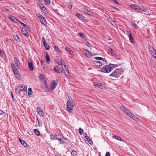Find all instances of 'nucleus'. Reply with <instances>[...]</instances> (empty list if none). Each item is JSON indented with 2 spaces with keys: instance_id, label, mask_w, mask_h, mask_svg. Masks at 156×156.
<instances>
[{
  "instance_id": "55",
  "label": "nucleus",
  "mask_w": 156,
  "mask_h": 156,
  "mask_svg": "<svg viewBox=\"0 0 156 156\" xmlns=\"http://www.w3.org/2000/svg\"><path fill=\"white\" fill-rule=\"evenodd\" d=\"M68 7L70 9H71L72 8V5H68Z\"/></svg>"
},
{
  "instance_id": "31",
  "label": "nucleus",
  "mask_w": 156,
  "mask_h": 156,
  "mask_svg": "<svg viewBox=\"0 0 156 156\" xmlns=\"http://www.w3.org/2000/svg\"><path fill=\"white\" fill-rule=\"evenodd\" d=\"M113 137L115 139L120 140V141H122V139L120 137L117 136H113Z\"/></svg>"
},
{
  "instance_id": "37",
  "label": "nucleus",
  "mask_w": 156,
  "mask_h": 156,
  "mask_svg": "<svg viewBox=\"0 0 156 156\" xmlns=\"http://www.w3.org/2000/svg\"><path fill=\"white\" fill-rule=\"evenodd\" d=\"M34 132L36 133V134L37 135L39 136L40 135V133L39 131L36 129H34Z\"/></svg>"
},
{
  "instance_id": "30",
  "label": "nucleus",
  "mask_w": 156,
  "mask_h": 156,
  "mask_svg": "<svg viewBox=\"0 0 156 156\" xmlns=\"http://www.w3.org/2000/svg\"><path fill=\"white\" fill-rule=\"evenodd\" d=\"M124 113L126 114L128 116H130V115L132 113L129 110L127 109L124 112Z\"/></svg>"
},
{
  "instance_id": "54",
  "label": "nucleus",
  "mask_w": 156,
  "mask_h": 156,
  "mask_svg": "<svg viewBox=\"0 0 156 156\" xmlns=\"http://www.w3.org/2000/svg\"><path fill=\"white\" fill-rule=\"evenodd\" d=\"M25 34H23L26 35L27 36H28V32L26 30H25Z\"/></svg>"
},
{
  "instance_id": "9",
  "label": "nucleus",
  "mask_w": 156,
  "mask_h": 156,
  "mask_svg": "<svg viewBox=\"0 0 156 156\" xmlns=\"http://www.w3.org/2000/svg\"><path fill=\"white\" fill-rule=\"evenodd\" d=\"M37 109L39 115L41 117H43L44 115V113L42 109L41 108L38 107L37 108Z\"/></svg>"
},
{
  "instance_id": "20",
  "label": "nucleus",
  "mask_w": 156,
  "mask_h": 156,
  "mask_svg": "<svg viewBox=\"0 0 156 156\" xmlns=\"http://www.w3.org/2000/svg\"><path fill=\"white\" fill-rule=\"evenodd\" d=\"M85 134L86 135V136H85V138L87 140L88 142L90 144H92L93 142L91 140L89 137L87 136V134L86 133H85Z\"/></svg>"
},
{
  "instance_id": "35",
  "label": "nucleus",
  "mask_w": 156,
  "mask_h": 156,
  "mask_svg": "<svg viewBox=\"0 0 156 156\" xmlns=\"http://www.w3.org/2000/svg\"><path fill=\"white\" fill-rule=\"evenodd\" d=\"M46 60L48 63H50V58L47 54H46V55L45 57Z\"/></svg>"
},
{
  "instance_id": "12",
  "label": "nucleus",
  "mask_w": 156,
  "mask_h": 156,
  "mask_svg": "<svg viewBox=\"0 0 156 156\" xmlns=\"http://www.w3.org/2000/svg\"><path fill=\"white\" fill-rule=\"evenodd\" d=\"M28 63L29 68L31 71H33L34 69V68L32 61L30 60L28 61Z\"/></svg>"
},
{
  "instance_id": "36",
  "label": "nucleus",
  "mask_w": 156,
  "mask_h": 156,
  "mask_svg": "<svg viewBox=\"0 0 156 156\" xmlns=\"http://www.w3.org/2000/svg\"><path fill=\"white\" fill-rule=\"evenodd\" d=\"M130 7L132 9H133L135 10H136L137 9V7H138V6L137 5H130Z\"/></svg>"
},
{
  "instance_id": "2",
  "label": "nucleus",
  "mask_w": 156,
  "mask_h": 156,
  "mask_svg": "<svg viewBox=\"0 0 156 156\" xmlns=\"http://www.w3.org/2000/svg\"><path fill=\"white\" fill-rule=\"evenodd\" d=\"M69 100L66 103L67 110L69 113H71L73 111V108L74 106V102L72 98L68 96Z\"/></svg>"
},
{
  "instance_id": "34",
  "label": "nucleus",
  "mask_w": 156,
  "mask_h": 156,
  "mask_svg": "<svg viewBox=\"0 0 156 156\" xmlns=\"http://www.w3.org/2000/svg\"><path fill=\"white\" fill-rule=\"evenodd\" d=\"M76 16L80 20L83 19V16L82 15L80 14H78L76 15Z\"/></svg>"
},
{
  "instance_id": "7",
  "label": "nucleus",
  "mask_w": 156,
  "mask_h": 156,
  "mask_svg": "<svg viewBox=\"0 0 156 156\" xmlns=\"http://www.w3.org/2000/svg\"><path fill=\"white\" fill-rule=\"evenodd\" d=\"M39 5L41 8V9L42 12H43L45 14H48V12L46 9L45 7L44 6L42 3H40Z\"/></svg>"
},
{
  "instance_id": "52",
  "label": "nucleus",
  "mask_w": 156,
  "mask_h": 156,
  "mask_svg": "<svg viewBox=\"0 0 156 156\" xmlns=\"http://www.w3.org/2000/svg\"><path fill=\"white\" fill-rule=\"evenodd\" d=\"M110 153L109 152H106V154L105 155V156H110Z\"/></svg>"
},
{
  "instance_id": "10",
  "label": "nucleus",
  "mask_w": 156,
  "mask_h": 156,
  "mask_svg": "<svg viewBox=\"0 0 156 156\" xmlns=\"http://www.w3.org/2000/svg\"><path fill=\"white\" fill-rule=\"evenodd\" d=\"M18 87L19 88H22V89H20L19 90V91H20L22 90H23L25 91H27V87L25 85L19 84L18 86Z\"/></svg>"
},
{
  "instance_id": "29",
  "label": "nucleus",
  "mask_w": 156,
  "mask_h": 156,
  "mask_svg": "<svg viewBox=\"0 0 156 156\" xmlns=\"http://www.w3.org/2000/svg\"><path fill=\"white\" fill-rule=\"evenodd\" d=\"M79 35H80V37L82 38L84 40H86L87 38L86 36L83 33H80Z\"/></svg>"
},
{
  "instance_id": "58",
  "label": "nucleus",
  "mask_w": 156,
  "mask_h": 156,
  "mask_svg": "<svg viewBox=\"0 0 156 156\" xmlns=\"http://www.w3.org/2000/svg\"><path fill=\"white\" fill-rule=\"evenodd\" d=\"M115 9L117 10H118V11L119 10V9H117V8H115V7H112V8H111V9Z\"/></svg>"
},
{
  "instance_id": "22",
  "label": "nucleus",
  "mask_w": 156,
  "mask_h": 156,
  "mask_svg": "<svg viewBox=\"0 0 156 156\" xmlns=\"http://www.w3.org/2000/svg\"><path fill=\"white\" fill-rule=\"evenodd\" d=\"M95 85L101 89H103V88L104 87L103 84L99 83H96L95 84Z\"/></svg>"
},
{
  "instance_id": "43",
  "label": "nucleus",
  "mask_w": 156,
  "mask_h": 156,
  "mask_svg": "<svg viewBox=\"0 0 156 156\" xmlns=\"http://www.w3.org/2000/svg\"><path fill=\"white\" fill-rule=\"evenodd\" d=\"M121 109L124 112L125 111H126L128 109L125 108L124 106H122L121 107Z\"/></svg>"
},
{
  "instance_id": "4",
  "label": "nucleus",
  "mask_w": 156,
  "mask_h": 156,
  "mask_svg": "<svg viewBox=\"0 0 156 156\" xmlns=\"http://www.w3.org/2000/svg\"><path fill=\"white\" fill-rule=\"evenodd\" d=\"M57 140L59 141V143L61 144H63L64 143L68 142V140L67 138H65L64 136L59 134L57 136Z\"/></svg>"
},
{
  "instance_id": "15",
  "label": "nucleus",
  "mask_w": 156,
  "mask_h": 156,
  "mask_svg": "<svg viewBox=\"0 0 156 156\" xmlns=\"http://www.w3.org/2000/svg\"><path fill=\"white\" fill-rule=\"evenodd\" d=\"M94 65L97 66H102V63L100 61H96L94 62Z\"/></svg>"
},
{
  "instance_id": "63",
  "label": "nucleus",
  "mask_w": 156,
  "mask_h": 156,
  "mask_svg": "<svg viewBox=\"0 0 156 156\" xmlns=\"http://www.w3.org/2000/svg\"><path fill=\"white\" fill-rule=\"evenodd\" d=\"M53 10H54V11L55 12H56L58 10L57 9H53Z\"/></svg>"
},
{
  "instance_id": "61",
  "label": "nucleus",
  "mask_w": 156,
  "mask_h": 156,
  "mask_svg": "<svg viewBox=\"0 0 156 156\" xmlns=\"http://www.w3.org/2000/svg\"><path fill=\"white\" fill-rule=\"evenodd\" d=\"M25 27L28 30V29H30V27L26 25V27Z\"/></svg>"
},
{
  "instance_id": "8",
  "label": "nucleus",
  "mask_w": 156,
  "mask_h": 156,
  "mask_svg": "<svg viewBox=\"0 0 156 156\" xmlns=\"http://www.w3.org/2000/svg\"><path fill=\"white\" fill-rule=\"evenodd\" d=\"M57 82L55 81H54L51 84H50V90H54L57 85Z\"/></svg>"
},
{
  "instance_id": "40",
  "label": "nucleus",
  "mask_w": 156,
  "mask_h": 156,
  "mask_svg": "<svg viewBox=\"0 0 156 156\" xmlns=\"http://www.w3.org/2000/svg\"><path fill=\"white\" fill-rule=\"evenodd\" d=\"M32 92V90L31 88H28V94L29 96L30 95H31Z\"/></svg>"
},
{
  "instance_id": "28",
  "label": "nucleus",
  "mask_w": 156,
  "mask_h": 156,
  "mask_svg": "<svg viewBox=\"0 0 156 156\" xmlns=\"http://www.w3.org/2000/svg\"><path fill=\"white\" fill-rule=\"evenodd\" d=\"M109 51L112 56H116L115 53L114 52V51L112 48H109Z\"/></svg>"
},
{
  "instance_id": "62",
  "label": "nucleus",
  "mask_w": 156,
  "mask_h": 156,
  "mask_svg": "<svg viewBox=\"0 0 156 156\" xmlns=\"http://www.w3.org/2000/svg\"><path fill=\"white\" fill-rule=\"evenodd\" d=\"M11 96H12V98H13V95L12 94V92H11Z\"/></svg>"
},
{
  "instance_id": "27",
  "label": "nucleus",
  "mask_w": 156,
  "mask_h": 156,
  "mask_svg": "<svg viewBox=\"0 0 156 156\" xmlns=\"http://www.w3.org/2000/svg\"><path fill=\"white\" fill-rule=\"evenodd\" d=\"M95 58L96 60H102L103 61H106V60H105V59L104 58L99 57H95Z\"/></svg>"
},
{
  "instance_id": "59",
  "label": "nucleus",
  "mask_w": 156,
  "mask_h": 156,
  "mask_svg": "<svg viewBox=\"0 0 156 156\" xmlns=\"http://www.w3.org/2000/svg\"><path fill=\"white\" fill-rule=\"evenodd\" d=\"M112 1L114 2L115 3L118 4H119V3L116 0H113Z\"/></svg>"
},
{
  "instance_id": "64",
  "label": "nucleus",
  "mask_w": 156,
  "mask_h": 156,
  "mask_svg": "<svg viewBox=\"0 0 156 156\" xmlns=\"http://www.w3.org/2000/svg\"><path fill=\"white\" fill-rule=\"evenodd\" d=\"M1 52H2V51L0 50V54L1 53Z\"/></svg>"
},
{
  "instance_id": "47",
  "label": "nucleus",
  "mask_w": 156,
  "mask_h": 156,
  "mask_svg": "<svg viewBox=\"0 0 156 156\" xmlns=\"http://www.w3.org/2000/svg\"><path fill=\"white\" fill-rule=\"evenodd\" d=\"M86 45H87V46H88L89 47H90L92 45V44L90 43H89L88 42H87L86 43Z\"/></svg>"
},
{
  "instance_id": "1",
  "label": "nucleus",
  "mask_w": 156,
  "mask_h": 156,
  "mask_svg": "<svg viewBox=\"0 0 156 156\" xmlns=\"http://www.w3.org/2000/svg\"><path fill=\"white\" fill-rule=\"evenodd\" d=\"M116 67H117V65L110 64L103 66L101 68L100 71L104 73H109Z\"/></svg>"
},
{
  "instance_id": "50",
  "label": "nucleus",
  "mask_w": 156,
  "mask_h": 156,
  "mask_svg": "<svg viewBox=\"0 0 156 156\" xmlns=\"http://www.w3.org/2000/svg\"><path fill=\"white\" fill-rule=\"evenodd\" d=\"M44 2L48 4H49L50 3V1L49 0H44Z\"/></svg>"
},
{
  "instance_id": "48",
  "label": "nucleus",
  "mask_w": 156,
  "mask_h": 156,
  "mask_svg": "<svg viewBox=\"0 0 156 156\" xmlns=\"http://www.w3.org/2000/svg\"><path fill=\"white\" fill-rule=\"evenodd\" d=\"M65 73L66 75H67L68 74H69V69L68 68L67 69H65Z\"/></svg>"
},
{
  "instance_id": "44",
  "label": "nucleus",
  "mask_w": 156,
  "mask_h": 156,
  "mask_svg": "<svg viewBox=\"0 0 156 156\" xmlns=\"http://www.w3.org/2000/svg\"><path fill=\"white\" fill-rule=\"evenodd\" d=\"M131 25L133 28L135 29H137V25L135 24H132Z\"/></svg>"
},
{
  "instance_id": "13",
  "label": "nucleus",
  "mask_w": 156,
  "mask_h": 156,
  "mask_svg": "<svg viewBox=\"0 0 156 156\" xmlns=\"http://www.w3.org/2000/svg\"><path fill=\"white\" fill-rule=\"evenodd\" d=\"M82 10L83 12L85 14H86L90 16L92 15L93 14V13L89 11L87 9L85 8H83L82 9Z\"/></svg>"
},
{
  "instance_id": "21",
  "label": "nucleus",
  "mask_w": 156,
  "mask_h": 156,
  "mask_svg": "<svg viewBox=\"0 0 156 156\" xmlns=\"http://www.w3.org/2000/svg\"><path fill=\"white\" fill-rule=\"evenodd\" d=\"M39 20H40L41 23H42V24H43L45 25V24L47 22L46 20H45V18H44V17H43V16L41 18L39 19Z\"/></svg>"
},
{
  "instance_id": "53",
  "label": "nucleus",
  "mask_w": 156,
  "mask_h": 156,
  "mask_svg": "<svg viewBox=\"0 0 156 156\" xmlns=\"http://www.w3.org/2000/svg\"><path fill=\"white\" fill-rule=\"evenodd\" d=\"M137 9L136 10H139V11H140L141 12L142 11V9L141 8H140V7L139 6H138V7H137Z\"/></svg>"
},
{
  "instance_id": "6",
  "label": "nucleus",
  "mask_w": 156,
  "mask_h": 156,
  "mask_svg": "<svg viewBox=\"0 0 156 156\" xmlns=\"http://www.w3.org/2000/svg\"><path fill=\"white\" fill-rule=\"evenodd\" d=\"M82 51L85 54V55L88 58H90L91 56H93L92 54L90 52L85 49L83 48L82 50Z\"/></svg>"
},
{
  "instance_id": "18",
  "label": "nucleus",
  "mask_w": 156,
  "mask_h": 156,
  "mask_svg": "<svg viewBox=\"0 0 156 156\" xmlns=\"http://www.w3.org/2000/svg\"><path fill=\"white\" fill-rule=\"evenodd\" d=\"M14 60L15 61V63L17 66L19 67L20 65V63L16 57L14 58Z\"/></svg>"
},
{
  "instance_id": "51",
  "label": "nucleus",
  "mask_w": 156,
  "mask_h": 156,
  "mask_svg": "<svg viewBox=\"0 0 156 156\" xmlns=\"http://www.w3.org/2000/svg\"><path fill=\"white\" fill-rule=\"evenodd\" d=\"M42 39L43 44L46 43L45 40L44 39V37H42Z\"/></svg>"
},
{
  "instance_id": "17",
  "label": "nucleus",
  "mask_w": 156,
  "mask_h": 156,
  "mask_svg": "<svg viewBox=\"0 0 156 156\" xmlns=\"http://www.w3.org/2000/svg\"><path fill=\"white\" fill-rule=\"evenodd\" d=\"M13 72L14 74L15 75H16V76L17 77V78L18 79H20V75L18 71L17 70V69H16L14 70H13Z\"/></svg>"
},
{
  "instance_id": "38",
  "label": "nucleus",
  "mask_w": 156,
  "mask_h": 156,
  "mask_svg": "<svg viewBox=\"0 0 156 156\" xmlns=\"http://www.w3.org/2000/svg\"><path fill=\"white\" fill-rule=\"evenodd\" d=\"M11 66L12 70L17 69L16 67L15 66L14 63H11Z\"/></svg>"
},
{
  "instance_id": "32",
  "label": "nucleus",
  "mask_w": 156,
  "mask_h": 156,
  "mask_svg": "<svg viewBox=\"0 0 156 156\" xmlns=\"http://www.w3.org/2000/svg\"><path fill=\"white\" fill-rule=\"evenodd\" d=\"M13 37H14V39L16 41H20V40H19V37L18 35H13Z\"/></svg>"
},
{
  "instance_id": "56",
  "label": "nucleus",
  "mask_w": 156,
  "mask_h": 156,
  "mask_svg": "<svg viewBox=\"0 0 156 156\" xmlns=\"http://www.w3.org/2000/svg\"><path fill=\"white\" fill-rule=\"evenodd\" d=\"M18 22H20V23H21L25 27H26V25L22 23V22L20 21L19 20Z\"/></svg>"
},
{
  "instance_id": "11",
  "label": "nucleus",
  "mask_w": 156,
  "mask_h": 156,
  "mask_svg": "<svg viewBox=\"0 0 156 156\" xmlns=\"http://www.w3.org/2000/svg\"><path fill=\"white\" fill-rule=\"evenodd\" d=\"M9 19L12 22H14L15 23H17L19 21L18 20H17L15 17H14L12 16H10L9 17Z\"/></svg>"
},
{
  "instance_id": "42",
  "label": "nucleus",
  "mask_w": 156,
  "mask_h": 156,
  "mask_svg": "<svg viewBox=\"0 0 156 156\" xmlns=\"http://www.w3.org/2000/svg\"><path fill=\"white\" fill-rule=\"evenodd\" d=\"M79 134L81 135H82V133H83V130L81 128H79Z\"/></svg>"
},
{
  "instance_id": "39",
  "label": "nucleus",
  "mask_w": 156,
  "mask_h": 156,
  "mask_svg": "<svg viewBox=\"0 0 156 156\" xmlns=\"http://www.w3.org/2000/svg\"><path fill=\"white\" fill-rule=\"evenodd\" d=\"M71 155L72 156H77V153L76 151L74 150L72 151L71 152Z\"/></svg>"
},
{
  "instance_id": "60",
  "label": "nucleus",
  "mask_w": 156,
  "mask_h": 156,
  "mask_svg": "<svg viewBox=\"0 0 156 156\" xmlns=\"http://www.w3.org/2000/svg\"><path fill=\"white\" fill-rule=\"evenodd\" d=\"M4 113L3 111L0 110V115Z\"/></svg>"
},
{
  "instance_id": "19",
  "label": "nucleus",
  "mask_w": 156,
  "mask_h": 156,
  "mask_svg": "<svg viewBox=\"0 0 156 156\" xmlns=\"http://www.w3.org/2000/svg\"><path fill=\"white\" fill-rule=\"evenodd\" d=\"M127 35H128L129 39L130 41H133V38L132 37L131 33L129 31H127Z\"/></svg>"
},
{
  "instance_id": "25",
  "label": "nucleus",
  "mask_w": 156,
  "mask_h": 156,
  "mask_svg": "<svg viewBox=\"0 0 156 156\" xmlns=\"http://www.w3.org/2000/svg\"><path fill=\"white\" fill-rule=\"evenodd\" d=\"M58 134H52L50 135L51 137L53 140L57 139V136Z\"/></svg>"
},
{
  "instance_id": "49",
  "label": "nucleus",
  "mask_w": 156,
  "mask_h": 156,
  "mask_svg": "<svg viewBox=\"0 0 156 156\" xmlns=\"http://www.w3.org/2000/svg\"><path fill=\"white\" fill-rule=\"evenodd\" d=\"M54 48L57 51H59V49L58 48V47L56 46H54Z\"/></svg>"
},
{
  "instance_id": "45",
  "label": "nucleus",
  "mask_w": 156,
  "mask_h": 156,
  "mask_svg": "<svg viewBox=\"0 0 156 156\" xmlns=\"http://www.w3.org/2000/svg\"><path fill=\"white\" fill-rule=\"evenodd\" d=\"M65 49L68 52H71V49L67 47H66Z\"/></svg>"
},
{
  "instance_id": "41",
  "label": "nucleus",
  "mask_w": 156,
  "mask_h": 156,
  "mask_svg": "<svg viewBox=\"0 0 156 156\" xmlns=\"http://www.w3.org/2000/svg\"><path fill=\"white\" fill-rule=\"evenodd\" d=\"M142 11L145 12V14H146L149 13V11L147 9H143Z\"/></svg>"
},
{
  "instance_id": "57",
  "label": "nucleus",
  "mask_w": 156,
  "mask_h": 156,
  "mask_svg": "<svg viewBox=\"0 0 156 156\" xmlns=\"http://www.w3.org/2000/svg\"><path fill=\"white\" fill-rule=\"evenodd\" d=\"M63 66H64L65 68V69H67L68 68L67 66L66 65H65V64H64V65H63Z\"/></svg>"
},
{
  "instance_id": "23",
  "label": "nucleus",
  "mask_w": 156,
  "mask_h": 156,
  "mask_svg": "<svg viewBox=\"0 0 156 156\" xmlns=\"http://www.w3.org/2000/svg\"><path fill=\"white\" fill-rule=\"evenodd\" d=\"M19 141L22 145L24 147H26L27 146V143L23 140L20 139Z\"/></svg>"
},
{
  "instance_id": "26",
  "label": "nucleus",
  "mask_w": 156,
  "mask_h": 156,
  "mask_svg": "<svg viewBox=\"0 0 156 156\" xmlns=\"http://www.w3.org/2000/svg\"><path fill=\"white\" fill-rule=\"evenodd\" d=\"M39 79L40 81H45V77L44 76H43L42 75H41L39 76Z\"/></svg>"
},
{
  "instance_id": "16",
  "label": "nucleus",
  "mask_w": 156,
  "mask_h": 156,
  "mask_svg": "<svg viewBox=\"0 0 156 156\" xmlns=\"http://www.w3.org/2000/svg\"><path fill=\"white\" fill-rule=\"evenodd\" d=\"M129 117L136 121L138 122L139 120V119L137 118L136 117V116L134 115L132 113H131V114L130 115V116H129Z\"/></svg>"
},
{
  "instance_id": "5",
  "label": "nucleus",
  "mask_w": 156,
  "mask_h": 156,
  "mask_svg": "<svg viewBox=\"0 0 156 156\" xmlns=\"http://www.w3.org/2000/svg\"><path fill=\"white\" fill-rule=\"evenodd\" d=\"M148 48L149 52L154 58H156V51L151 45H149L148 46Z\"/></svg>"
},
{
  "instance_id": "14",
  "label": "nucleus",
  "mask_w": 156,
  "mask_h": 156,
  "mask_svg": "<svg viewBox=\"0 0 156 156\" xmlns=\"http://www.w3.org/2000/svg\"><path fill=\"white\" fill-rule=\"evenodd\" d=\"M55 61L59 65L62 66L63 65L65 64V62L64 61L62 60L59 59L58 58H57L55 60Z\"/></svg>"
},
{
  "instance_id": "46",
  "label": "nucleus",
  "mask_w": 156,
  "mask_h": 156,
  "mask_svg": "<svg viewBox=\"0 0 156 156\" xmlns=\"http://www.w3.org/2000/svg\"><path fill=\"white\" fill-rule=\"evenodd\" d=\"M37 17L39 18V19L41 18L43 16L41 14H40V13H38L37 15Z\"/></svg>"
},
{
  "instance_id": "33",
  "label": "nucleus",
  "mask_w": 156,
  "mask_h": 156,
  "mask_svg": "<svg viewBox=\"0 0 156 156\" xmlns=\"http://www.w3.org/2000/svg\"><path fill=\"white\" fill-rule=\"evenodd\" d=\"M43 44H44V45L45 48L47 50H48L50 49V47L48 45V44L47 43H44Z\"/></svg>"
},
{
  "instance_id": "24",
  "label": "nucleus",
  "mask_w": 156,
  "mask_h": 156,
  "mask_svg": "<svg viewBox=\"0 0 156 156\" xmlns=\"http://www.w3.org/2000/svg\"><path fill=\"white\" fill-rule=\"evenodd\" d=\"M54 70L58 73H61L62 72L61 69L59 67H56L54 68Z\"/></svg>"
},
{
  "instance_id": "3",
  "label": "nucleus",
  "mask_w": 156,
  "mask_h": 156,
  "mask_svg": "<svg viewBox=\"0 0 156 156\" xmlns=\"http://www.w3.org/2000/svg\"><path fill=\"white\" fill-rule=\"evenodd\" d=\"M123 68H120L116 69L110 75V76L118 78L122 74L123 72Z\"/></svg>"
}]
</instances>
